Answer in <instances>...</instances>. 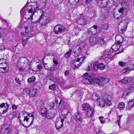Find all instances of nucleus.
I'll use <instances>...</instances> for the list:
<instances>
[{
    "label": "nucleus",
    "mask_w": 134,
    "mask_h": 134,
    "mask_svg": "<svg viewBox=\"0 0 134 134\" xmlns=\"http://www.w3.org/2000/svg\"><path fill=\"white\" fill-rule=\"evenodd\" d=\"M27 3L21 10L20 13L21 14L22 13L23 14L24 18L26 20L30 19L31 20V21H33L32 20L33 19V15L36 12L38 11V8L37 7L34 8L32 7L29 9L28 12H26L25 11L26 9V6L27 5Z\"/></svg>",
    "instance_id": "obj_1"
},
{
    "label": "nucleus",
    "mask_w": 134,
    "mask_h": 134,
    "mask_svg": "<svg viewBox=\"0 0 134 134\" xmlns=\"http://www.w3.org/2000/svg\"><path fill=\"white\" fill-rule=\"evenodd\" d=\"M108 2V0H97V3L98 5L100 6H102L103 7L102 8L100 13V19L102 20L104 19L107 16L108 11L105 7L107 6Z\"/></svg>",
    "instance_id": "obj_2"
},
{
    "label": "nucleus",
    "mask_w": 134,
    "mask_h": 134,
    "mask_svg": "<svg viewBox=\"0 0 134 134\" xmlns=\"http://www.w3.org/2000/svg\"><path fill=\"white\" fill-rule=\"evenodd\" d=\"M84 77L82 81L85 84H98L100 85V84L99 77H96L94 79L91 77L87 73H86L83 75Z\"/></svg>",
    "instance_id": "obj_3"
},
{
    "label": "nucleus",
    "mask_w": 134,
    "mask_h": 134,
    "mask_svg": "<svg viewBox=\"0 0 134 134\" xmlns=\"http://www.w3.org/2000/svg\"><path fill=\"white\" fill-rule=\"evenodd\" d=\"M38 11H40V13L41 14L40 19L37 21H31V23H35L37 22H38L42 26H44L46 25L50 21V19L47 18L45 17L44 18V12L42 10L39 9L38 10Z\"/></svg>",
    "instance_id": "obj_4"
},
{
    "label": "nucleus",
    "mask_w": 134,
    "mask_h": 134,
    "mask_svg": "<svg viewBox=\"0 0 134 134\" xmlns=\"http://www.w3.org/2000/svg\"><path fill=\"white\" fill-rule=\"evenodd\" d=\"M13 131L11 125L9 124L4 123L1 126L0 132L1 134H8L12 132Z\"/></svg>",
    "instance_id": "obj_5"
},
{
    "label": "nucleus",
    "mask_w": 134,
    "mask_h": 134,
    "mask_svg": "<svg viewBox=\"0 0 134 134\" xmlns=\"http://www.w3.org/2000/svg\"><path fill=\"white\" fill-rule=\"evenodd\" d=\"M66 116L65 115H60L58 118L55 122V127L57 130L63 127L64 120Z\"/></svg>",
    "instance_id": "obj_6"
},
{
    "label": "nucleus",
    "mask_w": 134,
    "mask_h": 134,
    "mask_svg": "<svg viewBox=\"0 0 134 134\" xmlns=\"http://www.w3.org/2000/svg\"><path fill=\"white\" fill-rule=\"evenodd\" d=\"M127 24L126 20H123L120 23L118 26L119 31L120 33L123 34L126 31Z\"/></svg>",
    "instance_id": "obj_7"
},
{
    "label": "nucleus",
    "mask_w": 134,
    "mask_h": 134,
    "mask_svg": "<svg viewBox=\"0 0 134 134\" xmlns=\"http://www.w3.org/2000/svg\"><path fill=\"white\" fill-rule=\"evenodd\" d=\"M65 27L62 25H58L54 28V31L55 33L57 34L63 33L66 31Z\"/></svg>",
    "instance_id": "obj_8"
},
{
    "label": "nucleus",
    "mask_w": 134,
    "mask_h": 134,
    "mask_svg": "<svg viewBox=\"0 0 134 134\" xmlns=\"http://www.w3.org/2000/svg\"><path fill=\"white\" fill-rule=\"evenodd\" d=\"M117 41V43L114 44L111 48V49L110 51L112 53L114 52H116L119 50L121 47V41H120V40Z\"/></svg>",
    "instance_id": "obj_9"
},
{
    "label": "nucleus",
    "mask_w": 134,
    "mask_h": 134,
    "mask_svg": "<svg viewBox=\"0 0 134 134\" xmlns=\"http://www.w3.org/2000/svg\"><path fill=\"white\" fill-rule=\"evenodd\" d=\"M9 105L7 103H2L0 104V113L4 114L6 113L8 110Z\"/></svg>",
    "instance_id": "obj_10"
},
{
    "label": "nucleus",
    "mask_w": 134,
    "mask_h": 134,
    "mask_svg": "<svg viewBox=\"0 0 134 134\" xmlns=\"http://www.w3.org/2000/svg\"><path fill=\"white\" fill-rule=\"evenodd\" d=\"M81 17L78 18L76 20V22L79 24L83 26L86 25L87 23V21L83 15H80Z\"/></svg>",
    "instance_id": "obj_11"
},
{
    "label": "nucleus",
    "mask_w": 134,
    "mask_h": 134,
    "mask_svg": "<svg viewBox=\"0 0 134 134\" xmlns=\"http://www.w3.org/2000/svg\"><path fill=\"white\" fill-rule=\"evenodd\" d=\"M23 28L24 29L25 31L24 32L23 31L21 32V35H26L27 33L30 32L32 31V27L31 24H29L25 26Z\"/></svg>",
    "instance_id": "obj_12"
},
{
    "label": "nucleus",
    "mask_w": 134,
    "mask_h": 134,
    "mask_svg": "<svg viewBox=\"0 0 134 134\" xmlns=\"http://www.w3.org/2000/svg\"><path fill=\"white\" fill-rule=\"evenodd\" d=\"M24 91L31 97H34L37 94V91L35 89L27 88L24 90Z\"/></svg>",
    "instance_id": "obj_13"
},
{
    "label": "nucleus",
    "mask_w": 134,
    "mask_h": 134,
    "mask_svg": "<svg viewBox=\"0 0 134 134\" xmlns=\"http://www.w3.org/2000/svg\"><path fill=\"white\" fill-rule=\"evenodd\" d=\"M100 84V85L103 86L105 84L109 82L110 80L106 76H103L99 77Z\"/></svg>",
    "instance_id": "obj_14"
},
{
    "label": "nucleus",
    "mask_w": 134,
    "mask_h": 134,
    "mask_svg": "<svg viewBox=\"0 0 134 134\" xmlns=\"http://www.w3.org/2000/svg\"><path fill=\"white\" fill-rule=\"evenodd\" d=\"M74 118L76 121L77 122H82V116L79 112H77L75 114Z\"/></svg>",
    "instance_id": "obj_15"
},
{
    "label": "nucleus",
    "mask_w": 134,
    "mask_h": 134,
    "mask_svg": "<svg viewBox=\"0 0 134 134\" xmlns=\"http://www.w3.org/2000/svg\"><path fill=\"white\" fill-rule=\"evenodd\" d=\"M111 51L108 50H105L104 51L102 57L104 59H105L107 58L111 57L112 56V53Z\"/></svg>",
    "instance_id": "obj_16"
},
{
    "label": "nucleus",
    "mask_w": 134,
    "mask_h": 134,
    "mask_svg": "<svg viewBox=\"0 0 134 134\" xmlns=\"http://www.w3.org/2000/svg\"><path fill=\"white\" fill-rule=\"evenodd\" d=\"M97 26L94 25L93 26L88 29V32L90 34L95 35L97 33Z\"/></svg>",
    "instance_id": "obj_17"
},
{
    "label": "nucleus",
    "mask_w": 134,
    "mask_h": 134,
    "mask_svg": "<svg viewBox=\"0 0 134 134\" xmlns=\"http://www.w3.org/2000/svg\"><path fill=\"white\" fill-rule=\"evenodd\" d=\"M133 79V78L131 77H126L119 81L123 84L127 83L132 80Z\"/></svg>",
    "instance_id": "obj_18"
},
{
    "label": "nucleus",
    "mask_w": 134,
    "mask_h": 134,
    "mask_svg": "<svg viewBox=\"0 0 134 134\" xmlns=\"http://www.w3.org/2000/svg\"><path fill=\"white\" fill-rule=\"evenodd\" d=\"M57 111L53 109L48 111L46 117L48 119H50L53 117L55 115Z\"/></svg>",
    "instance_id": "obj_19"
},
{
    "label": "nucleus",
    "mask_w": 134,
    "mask_h": 134,
    "mask_svg": "<svg viewBox=\"0 0 134 134\" xmlns=\"http://www.w3.org/2000/svg\"><path fill=\"white\" fill-rule=\"evenodd\" d=\"M89 41L91 45L94 46L98 43V40L96 37L91 36L90 37Z\"/></svg>",
    "instance_id": "obj_20"
},
{
    "label": "nucleus",
    "mask_w": 134,
    "mask_h": 134,
    "mask_svg": "<svg viewBox=\"0 0 134 134\" xmlns=\"http://www.w3.org/2000/svg\"><path fill=\"white\" fill-rule=\"evenodd\" d=\"M82 50L79 46L77 45L74 50V56L75 57H77L81 53Z\"/></svg>",
    "instance_id": "obj_21"
},
{
    "label": "nucleus",
    "mask_w": 134,
    "mask_h": 134,
    "mask_svg": "<svg viewBox=\"0 0 134 134\" xmlns=\"http://www.w3.org/2000/svg\"><path fill=\"white\" fill-rule=\"evenodd\" d=\"M134 105V99H133L129 100L127 102L126 106V109L127 110H130L132 109Z\"/></svg>",
    "instance_id": "obj_22"
},
{
    "label": "nucleus",
    "mask_w": 134,
    "mask_h": 134,
    "mask_svg": "<svg viewBox=\"0 0 134 134\" xmlns=\"http://www.w3.org/2000/svg\"><path fill=\"white\" fill-rule=\"evenodd\" d=\"M106 103V102L105 99L101 98L98 99L97 102V104L100 107H103L104 106Z\"/></svg>",
    "instance_id": "obj_23"
},
{
    "label": "nucleus",
    "mask_w": 134,
    "mask_h": 134,
    "mask_svg": "<svg viewBox=\"0 0 134 134\" xmlns=\"http://www.w3.org/2000/svg\"><path fill=\"white\" fill-rule=\"evenodd\" d=\"M2 60H3V59H0V61ZM7 64L5 63H0V68L3 69L4 70L2 72V73H4L7 72Z\"/></svg>",
    "instance_id": "obj_24"
},
{
    "label": "nucleus",
    "mask_w": 134,
    "mask_h": 134,
    "mask_svg": "<svg viewBox=\"0 0 134 134\" xmlns=\"http://www.w3.org/2000/svg\"><path fill=\"white\" fill-rule=\"evenodd\" d=\"M86 113L88 117H91L94 114L93 108L92 107L90 108L86 111Z\"/></svg>",
    "instance_id": "obj_25"
},
{
    "label": "nucleus",
    "mask_w": 134,
    "mask_h": 134,
    "mask_svg": "<svg viewBox=\"0 0 134 134\" xmlns=\"http://www.w3.org/2000/svg\"><path fill=\"white\" fill-rule=\"evenodd\" d=\"M134 92V86H131L129 89L127 91V93H124L122 95V97L125 98L126 95H128L129 93H132Z\"/></svg>",
    "instance_id": "obj_26"
},
{
    "label": "nucleus",
    "mask_w": 134,
    "mask_h": 134,
    "mask_svg": "<svg viewBox=\"0 0 134 134\" xmlns=\"http://www.w3.org/2000/svg\"><path fill=\"white\" fill-rule=\"evenodd\" d=\"M35 105L37 108L39 109L41 107H43L44 105V103L42 100H38L36 102Z\"/></svg>",
    "instance_id": "obj_27"
},
{
    "label": "nucleus",
    "mask_w": 134,
    "mask_h": 134,
    "mask_svg": "<svg viewBox=\"0 0 134 134\" xmlns=\"http://www.w3.org/2000/svg\"><path fill=\"white\" fill-rule=\"evenodd\" d=\"M47 109L45 108H43L40 111V114L44 117H46L47 114Z\"/></svg>",
    "instance_id": "obj_28"
},
{
    "label": "nucleus",
    "mask_w": 134,
    "mask_h": 134,
    "mask_svg": "<svg viewBox=\"0 0 134 134\" xmlns=\"http://www.w3.org/2000/svg\"><path fill=\"white\" fill-rule=\"evenodd\" d=\"M89 104L87 103H84L82 105V110H87L90 108Z\"/></svg>",
    "instance_id": "obj_29"
},
{
    "label": "nucleus",
    "mask_w": 134,
    "mask_h": 134,
    "mask_svg": "<svg viewBox=\"0 0 134 134\" xmlns=\"http://www.w3.org/2000/svg\"><path fill=\"white\" fill-rule=\"evenodd\" d=\"M29 38V36H24L23 38V41L22 42V43L23 46L26 44Z\"/></svg>",
    "instance_id": "obj_30"
},
{
    "label": "nucleus",
    "mask_w": 134,
    "mask_h": 134,
    "mask_svg": "<svg viewBox=\"0 0 134 134\" xmlns=\"http://www.w3.org/2000/svg\"><path fill=\"white\" fill-rule=\"evenodd\" d=\"M118 108L120 110H123L125 107V104L123 102H120L118 105Z\"/></svg>",
    "instance_id": "obj_31"
},
{
    "label": "nucleus",
    "mask_w": 134,
    "mask_h": 134,
    "mask_svg": "<svg viewBox=\"0 0 134 134\" xmlns=\"http://www.w3.org/2000/svg\"><path fill=\"white\" fill-rule=\"evenodd\" d=\"M106 96H107V97H106L105 100L106 103L108 105H110L112 104L111 101L109 99L110 98V96H108L107 95Z\"/></svg>",
    "instance_id": "obj_32"
},
{
    "label": "nucleus",
    "mask_w": 134,
    "mask_h": 134,
    "mask_svg": "<svg viewBox=\"0 0 134 134\" xmlns=\"http://www.w3.org/2000/svg\"><path fill=\"white\" fill-rule=\"evenodd\" d=\"M100 43L102 44H105L106 43V41L104 37L103 36L100 37Z\"/></svg>",
    "instance_id": "obj_33"
},
{
    "label": "nucleus",
    "mask_w": 134,
    "mask_h": 134,
    "mask_svg": "<svg viewBox=\"0 0 134 134\" xmlns=\"http://www.w3.org/2000/svg\"><path fill=\"white\" fill-rule=\"evenodd\" d=\"M98 94L97 93H94L92 94V98L93 100L96 101L98 99Z\"/></svg>",
    "instance_id": "obj_34"
},
{
    "label": "nucleus",
    "mask_w": 134,
    "mask_h": 134,
    "mask_svg": "<svg viewBox=\"0 0 134 134\" xmlns=\"http://www.w3.org/2000/svg\"><path fill=\"white\" fill-rule=\"evenodd\" d=\"M98 69V63L97 62L94 63L93 66V69L94 70H97Z\"/></svg>",
    "instance_id": "obj_35"
},
{
    "label": "nucleus",
    "mask_w": 134,
    "mask_h": 134,
    "mask_svg": "<svg viewBox=\"0 0 134 134\" xmlns=\"http://www.w3.org/2000/svg\"><path fill=\"white\" fill-rule=\"evenodd\" d=\"M80 31V30L79 28H75L74 29L73 34H74L75 36H76L78 34Z\"/></svg>",
    "instance_id": "obj_36"
},
{
    "label": "nucleus",
    "mask_w": 134,
    "mask_h": 134,
    "mask_svg": "<svg viewBox=\"0 0 134 134\" xmlns=\"http://www.w3.org/2000/svg\"><path fill=\"white\" fill-rule=\"evenodd\" d=\"M86 44V43L85 42H83L80 43L79 44L77 45L82 49L85 47Z\"/></svg>",
    "instance_id": "obj_37"
},
{
    "label": "nucleus",
    "mask_w": 134,
    "mask_h": 134,
    "mask_svg": "<svg viewBox=\"0 0 134 134\" xmlns=\"http://www.w3.org/2000/svg\"><path fill=\"white\" fill-rule=\"evenodd\" d=\"M31 114H27V115L25 116H24V119L23 120V121H26L27 122L29 119V118L31 117Z\"/></svg>",
    "instance_id": "obj_38"
},
{
    "label": "nucleus",
    "mask_w": 134,
    "mask_h": 134,
    "mask_svg": "<svg viewBox=\"0 0 134 134\" xmlns=\"http://www.w3.org/2000/svg\"><path fill=\"white\" fill-rule=\"evenodd\" d=\"M57 82L59 84H62L63 82V80L61 77L58 78L56 79Z\"/></svg>",
    "instance_id": "obj_39"
},
{
    "label": "nucleus",
    "mask_w": 134,
    "mask_h": 134,
    "mask_svg": "<svg viewBox=\"0 0 134 134\" xmlns=\"http://www.w3.org/2000/svg\"><path fill=\"white\" fill-rule=\"evenodd\" d=\"M36 79L35 77L34 76H32L31 77L29 78L27 80L28 82L29 83L35 81Z\"/></svg>",
    "instance_id": "obj_40"
},
{
    "label": "nucleus",
    "mask_w": 134,
    "mask_h": 134,
    "mask_svg": "<svg viewBox=\"0 0 134 134\" xmlns=\"http://www.w3.org/2000/svg\"><path fill=\"white\" fill-rule=\"evenodd\" d=\"M105 67L104 64L103 63L98 64V69L100 70H103L105 68Z\"/></svg>",
    "instance_id": "obj_41"
},
{
    "label": "nucleus",
    "mask_w": 134,
    "mask_h": 134,
    "mask_svg": "<svg viewBox=\"0 0 134 134\" xmlns=\"http://www.w3.org/2000/svg\"><path fill=\"white\" fill-rule=\"evenodd\" d=\"M79 1V0H69V2L71 3V4L73 5L77 4L78 3Z\"/></svg>",
    "instance_id": "obj_42"
},
{
    "label": "nucleus",
    "mask_w": 134,
    "mask_h": 134,
    "mask_svg": "<svg viewBox=\"0 0 134 134\" xmlns=\"http://www.w3.org/2000/svg\"><path fill=\"white\" fill-rule=\"evenodd\" d=\"M71 51V50L70 49L69 50L68 52L66 53L65 55V57L67 58L69 57L70 55Z\"/></svg>",
    "instance_id": "obj_43"
},
{
    "label": "nucleus",
    "mask_w": 134,
    "mask_h": 134,
    "mask_svg": "<svg viewBox=\"0 0 134 134\" xmlns=\"http://www.w3.org/2000/svg\"><path fill=\"white\" fill-rule=\"evenodd\" d=\"M109 27V26L108 24H105L103 25L102 26V28L105 30L107 29Z\"/></svg>",
    "instance_id": "obj_44"
},
{
    "label": "nucleus",
    "mask_w": 134,
    "mask_h": 134,
    "mask_svg": "<svg viewBox=\"0 0 134 134\" xmlns=\"http://www.w3.org/2000/svg\"><path fill=\"white\" fill-rule=\"evenodd\" d=\"M122 116V115H118L117 116V122L118 123V124L119 127H120V120L121 117Z\"/></svg>",
    "instance_id": "obj_45"
},
{
    "label": "nucleus",
    "mask_w": 134,
    "mask_h": 134,
    "mask_svg": "<svg viewBox=\"0 0 134 134\" xmlns=\"http://www.w3.org/2000/svg\"><path fill=\"white\" fill-rule=\"evenodd\" d=\"M49 88L52 91H54L55 89V86L54 84H53L51 85L50 86H49Z\"/></svg>",
    "instance_id": "obj_46"
},
{
    "label": "nucleus",
    "mask_w": 134,
    "mask_h": 134,
    "mask_svg": "<svg viewBox=\"0 0 134 134\" xmlns=\"http://www.w3.org/2000/svg\"><path fill=\"white\" fill-rule=\"evenodd\" d=\"M119 65H120L121 66H126V63L121 61L119 62Z\"/></svg>",
    "instance_id": "obj_47"
},
{
    "label": "nucleus",
    "mask_w": 134,
    "mask_h": 134,
    "mask_svg": "<svg viewBox=\"0 0 134 134\" xmlns=\"http://www.w3.org/2000/svg\"><path fill=\"white\" fill-rule=\"evenodd\" d=\"M31 116L32 117V118H31L32 121H31V122L30 123V125L32 124H33L32 121L34 118V113H31Z\"/></svg>",
    "instance_id": "obj_48"
},
{
    "label": "nucleus",
    "mask_w": 134,
    "mask_h": 134,
    "mask_svg": "<svg viewBox=\"0 0 134 134\" xmlns=\"http://www.w3.org/2000/svg\"><path fill=\"white\" fill-rule=\"evenodd\" d=\"M46 69L50 71H52L54 70V69L53 67H48V68H47Z\"/></svg>",
    "instance_id": "obj_49"
},
{
    "label": "nucleus",
    "mask_w": 134,
    "mask_h": 134,
    "mask_svg": "<svg viewBox=\"0 0 134 134\" xmlns=\"http://www.w3.org/2000/svg\"><path fill=\"white\" fill-rule=\"evenodd\" d=\"M84 58L83 57L81 58H78V59H77L75 61H74V62L75 63L76 62H79L80 61V60H81L83 61L84 60Z\"/></svg>",
    "instance_id": "obj_50"
},
{
    "label": "nucleus",
    "mask_w": 134,
    "mask_h": 134,
    "mask_svg": "<svg viewBox=\"0 0 134 134\" xmlns=\"http://www.w3.org/2000/svg\"><path fill=\"white\" fill-rule=\"evenodd\" d=\"M15 80L16 82L18 84H20L21 83V81L19 78H16L15 79Z\"/></svg>",
    "instance_id": "obj_51"
},
{
    "label": "nucleus",
    "mask_w": 134,
    "mask_h": 134,
    "mask_svg": "<svg viewBox=\"0 0 134 134\" xmlns=\"http://www.w3.org/2000/svg\"><path fill=\"white\" fill-rule=\"evenodd\" d=\"M115 15V13L114 14V17L115 18H116L118 19H121L122 18V16L121 15L119 16H116V15Z\"/></svg>",
    "instance_id": "obj_52"
},
{
    "label": "nucleus",
    "mask_w": 134,
    "mask_h": 134,
    "mask_svg": "<svg viewBox=\"0 0 134 134\" xmlns=\"http://www.w3.org/2000/svg\"><path fill=\"white\" fill-rule=\"evenodd\" d=\"M122 72H123L125 73V74L128 73L129 72L128 69L127 68L126 69H123V70L122 71Z\"/></svg>",
    "instance_id": "obj_53"
},
{
    "label": "nucleus",
    "mask_w": 134,
    "mask_h": 134,
    "mask_svg": "<svg viewBox=\"0 0 134 134\" xmlns=\"http://www.w3.org/2000/svg\"><path fill=\"white\" fill-rule=\"evenodd\" d=\"M69 71L68 70H66L64 73V75H65L66 76H67L68 75H69Z\"/></svg>",
    "instance_id": "obj_54"
},
{
    "label": "nucleus",
    "mask_w": 134,
    "mask_h": 134,
    "mask_svg": "<svg viewBox=\"0 0 134 134\" xmlns=\"http://www.w3.org/2000/svg\"><path fill=\"white\" fill-rule=\"evenodd\" d=\"M50 107L51 108H53L54 107V103L52 102L50 104Z\"/></svg>",
    "instance_id": "obj_55"
},
{
    "label": "nucleus",
    "mask_w": 134,
    "mask_h": 134,
    "mask_svg": "<svg viewBox=\"0 0 134 134\" xmlns=\"http://www.w3.org/2000/svg\"><path fill=\"white\" fill-rule=\"evenodd\" d=\"M12 108L13 109H16L17 108V107L14 104H12Z\"/></svg>",
    "instance_id": "obj_56"
},
{
    "label": "nucleus",
    "mask_w": 134,
    "mask_h": 134,
    "mask_svg": "<svg viewBox=\"0 0 134 134\" xmlns=\"http://www.w3.org/2000/svg\"><path fill=\"white\" fill-rule=\"evenodd\" d=\"M124 10V7H122L120 8L119 9L118 11L119 12L122 13H123Z\"/></svg>",
    "instance_id": "obj_57"
},
{
    "label": "nucleus",
    "mask_w": 134,
    "mask_h": 134,
    "mask_svg": "<svg viewBox=\"0 0 134 134\" xmlns=\"http://www.w3.org/2000/svg\"><path fill=\"white\" fill-rule=\"evenodd\" d=\"M0 19H1L2 22H3L4 23H7V21L6 20L4 19L1 18H0Z\"/></svg>",
    "instance_id": "obj_58"
},
{
    "label": "nucleus",
    "mask_w": 134,
    "mask_h": 134,
    "mask_svg": "<svg viewBox=\"0 0 134 134\" xmlns=\"http://www.w3.org/2000/svg\"><path fill=\"white\" fill-rule=\"evenodd\" d=\"M79 64H77V65H75V68H78L79 67L80 65V64H81V62H80L79 63Z\"/></svg>",
    "instance_id": "obj_59"
},
{
    "label": "nucleus",
    "mask_w": 134,
    "mask_h": 134,
    "mask_svg": "<svg viewBox=\"0 0 134 134\" xmlns=\"http://www.w3.org/2000/svg\"><path fill=\"white\" fill-rule=\"evenodd\" d=\"M97 134H105L104 132L102 131H99Z\"/></svg>",
    "instance_id": "obj_60"
},
{
    "label": "nucleus",
    "mask_w": 134,
    "mask_h": 134,
    "mask_svg": "<svg viewBox=\"0 0 134 134\" xmlns=\"http://www.w3.org/2000/svg\"><path fill=\"white\" fill-rule=\"evenodd\" d=\"M59 100H60V102L59 103V108H60V105H61V106H62V105L63 104V103L62 104V103H61V102H62V99H60L59 98Z\"/></svg>",
    "instance_id": "obj_61"
},
{
    "label": "nucleus",
    "mask_w": 134,
    "mask_h": 134,
    "mask_svg": "<svg viewBox=\"0 0 134 134\" xmlns=\"http://www.w3.org/2000/svg\"><path fill=\"white\" fill-rule=\"evenodd\" d=\"M47 63H43V65L46 69L48 68V67L47 65Z\"/></svg>",
    "instance_id": "obj_62"
},
{
    "label": "nucleus",
    "mask_w": 134,
    "mask_h": 134,
    "mask_svg": "<svg viewBox=\"0 0 134 134\" xmlns=\"http://www.w3.org/2000/svg\"><path fill=\"white\" fill-rule=\"evenodd\" d=\"M53 62L55 64V65L57 64L58 63L57 60L54 59H53Z\"/></svg>",
    "instance_id": "obj_63"
},
{
    "label": "nucleus",
    "mask_w": 134,
    "mask_h": 134,
    "mask_svg": "<svg viewBox=\"0 0 134 134\" xmlns=\"http://www.w3.org/2000/svg\"><path fill=\"white\" fill-rule=\"evenodd\" d=\"M19 70L20 71H23V68L21 67H19Z\"/></svg>",
    "instance_id": "obj_64"
}]
</instances>
